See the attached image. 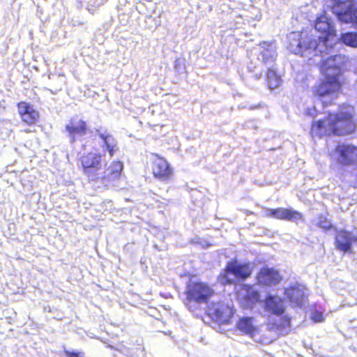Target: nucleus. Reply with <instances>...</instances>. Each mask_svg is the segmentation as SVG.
Segmentation results:
<instances>
[{"instance_id": "f257e3e1", "label": "nucleus", "mask_w": 357, "mask_h": 357, "mask_svg": "<svg viewBox=\"0 0 357 357\" xmlns=\"http://www.w3.org/2000/svg\"><path fill=\"white\" fill-rule=\"evenodd\" d=\"M347 58L342 54H335L322 59L319 64L320 73L324 76L312 88V96L319 101L323 107L333 103L348 80L344 76Z\"/></svg>"}, {"instance_id": "f03ea898", "label": "nucleus", "mask_w": 357, "mask_h": 357, "mask_svg": "<svg viewBox=\"0 0 357 357\" xmlns=\"http://www.w3.org/2000/svg\"><path fill=\"white\" fill-rule=\"evenodd\" d=\"M357 130V119L354 108L341 104L336 112H329L322 119L312 123L310 134L313 139L331 136L344 137L354 134Z\"/></svg>"}, {"instance_id": "7ed1b4c3", "label": "nucleus", "mask_w": 357, "mask_h": 357, "mask_svg": "<svg viewBox=\"0 0 357 357\" xmlns=\"http://www.w3.org/2000/svg\"><path fill=\"white\" fill-rule=\"evenodd\" d=\"M252 273V266L250 263H241L234 259L227 263L218 280L223 285H230L234 284L236 280H245L251 276Z\"/></svg>"}, {"instance_id": "20e7f679", "label": "nucleus", "mask_w": 357, "mask_h": 357, "mask_svg": "<svg viewBox=\"0 0 357 357\" xmlns=\"http://www.w3.org/2000/svg\"><path fill=\"white\" fill-rule=\"evenodd\" d=\"M214 294V289L207 282H190L185 291L186 305L189 308H192L194 304L208 303Z\"/></svg>"}, {"instance_id": "39448f33", "label": "nucleus", "mask_w": 357, "mask_h": 357, "mask_svg": "<svg viewBox=\"0 0 357 357\" xmlns=\"http://www.w3.org/2000/svg\"><path fill=\"white\" fill-rule=\"evenodd\" d=\"M317 46V40L306 30L291 32L288 36V47L295 54H310Z\"/></svg>"}, {"instance_id": "423d86ee", "label": "nucleus", "mask_w": 357, "mask_h": 357, "mask_svg": "<svg viewBox=\"0 0 357 357\" xmlns=\"http://www.w3.org/2000/svg\"><path fill=\"white\" fill-rule=\"evenodd\" d=\"M264 309L271 314L275 316H282L279 324H275V326L279 330L286 329L290 327L291 319L288 316H282L285 312L286 306L284 300L277 296L268 294L264 299Z\"/></svg>"}, {"instance_id": "0eeeda50", "label": "nucleus", "mask_w": 357, "mask_h": 357, "mask_svg": "<svg viewBox=\"0 0 357 357\" xmlns=\"http://www.w3.org/2000/svg\"><path fill=\"white\" fill-rule=\"evenodd\" d=\"M151 162V172L154 178L168 183L173 177L174 170L169 162L163 157L155 153Z\"/></svg>"}, {"instance_id": "6e6552de", "label": "nucleus", "mask_w": 357, "mask_h": 357, "mask_svg": "<svg viewBox=\"0 0 357 357\" xmlns=\"http://www.w3.org/2000/svg\"><path fill=\"white\" fill-rule=\"evenodd\" d=\"M123 169V162L119 160H114L110 163L102 176L97 175L95 181H98L105 189L115 187L121 178Z\"/></svg>"}, {"instance_id": "1a4fd4ad", "label": "nucleus", "mask_w": 357, "mask_h": 357, "mask_svg": "<svg viewBox=\"0 0 357 357\" xmlns=\"http://www.w3.org/2000/svg\"><path fill=\"white\" fill-rule=\"evenodd\" d=\"M314 27L320 34L319 39L326 45L337 36L334 24L332 20L326 15V11L316 18Z\"/></svg>"}, {"instance_id": "9d476101", "label": "nucleus", "mask_w": 357, "mask_h": 357, "mask_svg": "<svg viewBox=\"0 0 357 357\" xmlns=\"http://www.w3.org/2000/svg\"><path fill=\"white\" fill-rule=\"evenodd\" d=\"M101 158L100 153L89 152L83 154L79 159L83 173L91 181L97 178V172L101 168Z\"/></svg>"}, {"instance_id": "9b49d317", "label": "nucleus", "mask_w": 357, "mask_h": 357, "mask_svg": "<svg viewBox=\"0 0 357 357\" xmlns=\"http://www.w3.org/2000/svg\"><path fill=\"white\" fill-rule=\"evenodd\" d=\"M205 312L209 318L222 324H229L233 316L232 308L220 303H211Z\"/></svg>"}, {"instance_id": "f8f14e48", "label": "nucleus", "mask_w": 357, "mask_h": 357, "mask_svg": "<svg viewBox=\"0 0 357 357\" xmlns=\"http://www.w3.org/2000/svg\"><path fill=\"white\" fill-rule=\"evenodd\" d=\"M17 108L20 119L24 125L31 127L38 123L40 113L29 102L20 101L17 102Z\"/></svg>"}, {"instance_id": "ddd939ff", "label": "nucleus", "mask_w": 357, "mask_h": 357, "mask_svg": "<svg viewBox=\"0 0 357 357\" xmlns=\"http://www.w3.org/2000/svg\"><path fill=\"white\" fill-rule=\"evenodd\" d=\"M338 155V162L344 166H349L357 162V146L351 144H340L335 149Z\"/></svg>"}, {"instance_id": "4468645a", "label": "nucleus", "mask_w": 357, "mask_h": 357, "mask_svg": "<svg viewBox=\"0 0 357 357\" xmlns=\"http://www.w3.org/2000/svg\"><path fill=\"white\" fill-rule=\"evenodd\" d=\"M266 216L267 218L294 222L303 220V215L302 213L288 208L279 207L268 209L266 213Z\"/></svg>"}, {"instance_id": "2eb2a0df", "label": "nucleus", "mask_w": 357, "mask_h": 357, "mask_svg": "<svg viewBox=\"0 0 357 357\" xmlns=\"http://www.w3.org/2000/svg\"><path fill=\"white\" fill-rule=\"evenodd\" d=\"M70 142L75 143L79 137L85 135L89 130L87 123L81 119L72 118L66 126Z\"/></svg>"}, {"instance_id": "dca6fc26", "label": "nucleus", "mask_w": 357, "mask_h": 357, "mask_svg": "<svg viewBox=\"0 0 357 357\" xmlns=\"http://www.w3.org/2000/svg\"><path fill=\"white\" fill-rule=\"evenodd\" d=\"M353 243H357V235L353 236L351 231L340 229L337 231L335 238V248L343 252H352Z\"/></svg>"}, {"instance_id": "f3484780", "label": "nucleus", "mask_w": 357, "mask_h": 357, "mask_svg": "<svg viewBox=\"0 0 357 357\" xmlns=\"http://www.w3.org/2000/svg\"><path fill=\"white\" fill-rule=\"evenodd\" d=\"M257 281L262 286L271 287L276 285L282 280L279 272L273 268L262 267L257 274Z\"/></svg>"}, {"instance_id": "a211bd4d", "label": "nucleus", "mask_w": 357, "mask_h": 357, "mask_svg": "<svg viewBox=\"0 0 357 357\" xmlns=\"http://www.w3.org/2000/svg\"><path fill=\"white\" fill-rule=\"evenodd\" d=\"M348 2L347 8L337 12L336 16L341 22L357 26V0H348Z\"/></svg>"}, {"instance_id": "6ab92c4d", "label": "nucleus", "mask_w": 357, "mask_h": 357, "mask_svg": "<svg viewBox=\"0 0 357 357\" xmlns=\"http://www.w3.org/2000/svg\"><path fill=\"white\" fill-rule=\"evenodd\" d=\"M243 289L246 291L241 299L242 305L248 309H252L261 301V295L259 291L254 289L251 285L245 284Z\"/></svg>"}, {"instance_id": "aec40b11", "label": "nucleus", "mask_w": 357, "mask_h": 357, "mask_svg": "<svg viewBox=\"0 0 357 357\" xmlns=\"http://www.w3.org/2000/svg\"><path fill=\"white\" fill-rule=\"evenodd\" d=\"M236 328L244 335L253 336L257 331V327L253 324L252 317H241L236 324Z\"/></svg>"}, {"instance_id": "412c9836", "label": "nucleus", "mask_w": 357, "mask_h": 357, "mask_svg": "<svg viewBox=\"0 0 357 357\" xmlns=\"http://www.w3.org/2000/svg\"><path fill=\"white\" fill-rule=\"evenodd\" d=\"M284 294L287 299L298 306L303 303V291L298 287H289L285 289Z\"/></svg>"}, {"instance_id": "4be33fe9", "label": "nucleus", "mask_w": 357, "mask_h": 357, "mask_svg": "<svg viewBox=\"0 0 357 357\" xmlns=\"http://www.w3.org/2000/svg\"><path fill=\"white\" fill-rule=\"evenodd\" d=\"M99 137L102 140L104 146L108 151L110 158L113 157L118 150L116 140L109 134L100 133Z\"/></svg>"}, {"instance_id": "5701e85b", "label": "nucleus", "mask_w": 357, "mask_h": 357, "mask_svg": "<svg viewBox=\"0 0 357 357\" xmlns=\"http://www.w3.org/2000/svg\"><path fill=\"white\" fill-rule=\"evenodd\" d=\"M266 80L267 86L270 89H277L282 83L280 75L273 68H268L267 70L266 73Z\"/></svg>"}, {"instance_id": "b1692460", "label": "nucleus", "mask_w": 357, "mask_h": 357, "mask_svg": "<svg viewBox=\"0 0 357 357\" xmlns=\"http://www.w3.org/2000/svg\"><path fill=\"white\" fill-rule=\"evenodd\" d=\"M341 41L346 45L357 47V32H347L340 36Z\"/></svg>"}, {"instance_id": "393cba45", "label": "nucleus", "mask_w": 357, "mask_h": 357, "mask_svg": "<svg viewBox=\"0 0 357 357\" xmlns=\"http://www.w3.org/2000/svg\"><path fill=\"white\" fill-rule=\"evenodd\" d=\"M261 61L266 65L272 63L275 61V52L273 50H264L260 53Z\"/></svg>"}, {"instance_id": "a878e982", "label": "nucleus", "mask_w": 357, "mask_h": 357, "mask_svg": "<svg viewBox=\"0 0 357 357\" xmlns=\"http://www.w3.org/2000/svg\"><path fill=\"white\" fill-rule=\"evenodd\" d=\"M317 226L324 231H329L334 228L328 218L323 215H319Z\"/></svg>"}, {"instance_id": "bb28decb", "label": "nucleus", "mask_w": 357, "mask_h": 357, "mask_svg": "<svg viewBox=\"0 0 357 357\" xmlns=\"http://www.w3.org/2000/svg\"><path fill=\"white\" fill-rule=\"evenodd\" d=\"M310 319L315 323L323 322L325 320L323 312L319 310H314L312 312Z\"/></svg>"}, {"instance_id": "cd10ccee", "label": "nucleus", "mask_w": 357, "mask_h": 357, "mask_svg": "<svg viewBox=\"0 0 357 357\" xmlns=\"http://www.w3.org/2000/svg\"><path fill=\"white\" fill-rule=\"evenodd\" d=\"M63 354L66 357H85L83 351H70L66 349H63Z\"/></svg>"}, {"instance_id": "c85d7f7f", "label": "nucleus", "mask_w": 357, "mask_h": 357, "mask_svg": "<svg viewBox=\"0 0 357 357\" xmlns=\"http://www.w3.org/2000/svg\"><path fill=\"white\" fill-rule=\"evenodd\" d=\"M259 341L263 344H270L272 342V340L260 339Z\"/></svg>"}, {"instance_id": "c756f323", "label": "nucleus", "mask_w": 357, "mask_h": 357, "mask_svg": "<svg viewBox=\"0 0 357 357\" xmlns=\"http://www.w3.org/2000/svg\"><path fill=\"white\" fill-rule=\"evenodd\" d=\"M24 131L26 133H29V132H31V130H29V129H25Z\"/></svg>"}]
</instances>
